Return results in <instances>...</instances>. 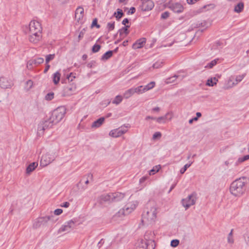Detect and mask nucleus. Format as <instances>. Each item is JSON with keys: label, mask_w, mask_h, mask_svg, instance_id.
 Returning a JSON list of instances; mask_svg holds the SVG:
<instances>
[{"label": "nucleus", "mask_w": 249, "mask_h": 249, "mask_svg": "<svg viewBox=\"0 0 249 249\" xmlns=\"http://www.w3.org/2000/svg\"><path fill=\"white\" fill-rule=\"evenodd\" d=\"M157 208L155 205L147 208L142 215V222L148 224L154 222L157 217Z\"/></svg>", "instance_id": "nucleus-2"}, {"label": "nucleus", "mask_w": 249, "mask_h": 249, "mask_svg": "<svg viewBox=\"0 0 249 249\" xmlns=\"http://www.w3.org/2000/svg\"><path fill=\"white\" fill-rule=\"evenodd\" d=\"M104 121H105V118L101 117V118H99L98 119H97V120H96L95 121H94L92 123V124L91 125V127L92 128L99 127L103 124Z\"/></svg>", "instance_id": "nucleus-24"}, {"label": "nucleus", "mask_w": 249, "mask_h": 249, "mask_svg": "<svg viewBox=\"0 0 249 249\" xmlns=\"http://www.w3.org/2000/svg\"><path fill=\"white\" fill-rule=\"evenodd\" d=\"M107 27L108 28V31L114 30L115 27V22L112 23L108 22L107 24Z\"/></svg>", "instance_id": "nucleus-43"}, {"label": "nucleus", "mask_w": 249, "mask_h": 249, "mask_svg": "<svg viewBox=\"0 0 249 249\" xmlns=\"http://www.w3.org/2000/svg\"><path fill=\"white\" fill-rule=\"evenodd\" d=\"M155 86V82H151L149 84H148L147 85L145 86H143L144 90L145 92L153 89Z\"/></svg>", "instance_id": "nucleus-30"}, {"label": "nucleus", "mask_w": 249, "mask_h": 249, "mask_svg": "<svg viewBox=\"0 0 249 249\" xmlns=\"http://www.w3.org/2000/svg\"><path fill=\"white\" fill-rule=\"evenodd\" d=\"M112 195L111 193L108 194L102 195L100 196V200L101 202H112Z\"/></svg>", "instance_id": "nucleus-20"}, {"label": "nucleus", "mask_w": 249, "mask_h": 249, "mask_svg": "<svg viewBox=\"0 0 249 249\" xmlns=\"http://www.w3.org/2000/svg\"><path fill=\"white\" fill-rule=\"evenodd\" d=\"M41 223V221H40V219H39V220L38 221L36 222V223H35L34 224V227H35L36 228H37L38 227L40 226Z\"/></svg>", "instance_id": "nucleus-56"}, {"label": "nucleus", "mask_w": 249, "mask_h": 249, "mask_svg": "<svg viewBox=\"0 0 249 249\" xmlns=\"http://www.w3.org/2000/svg\"><path fill=\"white\" fill-rule=\"evenodd\" d=\"M134 94V89L133 88H131L126 91L124 93V97L125 99H128L132 95Z\"/></svg>", "instance_id": "nucleus-27"}, {"label": "nucleus", "mask_w": 249, "mask_h": 249, "mask_svg": "<svg viewBox=\"0 0 249 249\" xmlns=\"http://www.w3.org/2000/svg\"><path fill=\"white\" fill-rule=\"evenodd\" d=\"M177 183H174L172 185V186H171L170 187V189L168 192V193H170L171 192V191L175 187Z\"/></svg>", "instance_id": "nucleus-63"}, {"label": "nucleus", "mask_w": 249, "mask_h": 249, "mask_svg": "<svg viewBox=\"0 0 249 249\" xmlns=\"http://www.w3.org/2000/svg\"><path fill=\"white\" fill-rule=\"evenodd\" d=\"M148 178L147 177L144 176L140 178L139 180V182L140 184L143 183Z\"/></svg>", "instance_id": "nucleus-57"}, {"label": "nucleus", "mask_w": 249, "mask_h": 249, "mask_svg": "<svg viewBox=\"0 0 249 249\" xmlns=\"http://www.w3.org/2000/svg\"><path fill=\"white\" fill-rule=\"evenodd\" d=\"M245 75V74L237 75L235 78V81L236 82V83H234L233 82V85H236L238 82H241L243 80V79L244 78Z\"/></svg>", "instance_id": "nucleus-38"}, {"label": "nucleus", "mask_w": 249, "mask_h": 249, "mask_svg": "<svg viewBox=\"0 0 249 249\" xmlns=\"http://www.w3.org/2000/svg\"><path fill=\"white\" fill-rule=\"evenodd\" d=\"M37 162H34L31 163L26 168V173L28 175L30 174L37 167Z\"/></svg>", "instance_id": "nucleus-22"}, {"label": "nucleus", "mask_w": 249, "mask_h": 249, "mask_svg": "<svg viewBox=\"0 0 249 249\" xmlns=\"http://www.w3.org/2000/svg\"><path fill=\"white\" fill-rule=\"evenodd\" d=\"M75 222L76 221L73 219H71L66 222L65 224L62 225L58 230V233H60L64 231L69 232L74 228Z\"/></svg>", "instance_id": "nucleus-7"}, {"label": "nucleus", "mask_w": 249, "mask_h": 249, "mask_svg": "<svg viewBox=\"0 0 249 249\" xmlns=\"http://www.w3.org/2000/svg\"><path fill=\"white\" fill-rule=\"evenodd\" d=\"M54 97V93L53 92H50L46 94L45 96V99L47 101H51L52 100Z\"/></svg>", "instance_id": "nucleus-40"}, {"label": "nucleus", "mask_w": 249, "mask_h": 249, "mask_svg": "<svg viewBox=\"0 0 249 249\" xmlns=\"http://www.w3.org/2000/svg\"><path fill=\"white\" fill-rule=\"evenodd\" d=\"M160 168V165L159 166H156L152 169L150 170L149 171V175H153L156 173L158 172Z\"/></svg>", "instance_id": "nucleus-36"}, {"label": "nucleus", "mask_w": 249, "mask_h": 249, "mask_svg": "<svg viewBox=\"0 0 249 249\" xmlns=\"http://www.w3.org/2000/svg\"><path fill=\"white\" fill-rule=\"evenodd\" d=\"M218 79L216 77L211 78L208 79L206 85L208 86L212 87L215 85Z\"/></svg>", "instance_id": "nucleus-26"}, {"label": "nucleus", "mask_w": 249, "mask_h": 249, "mask_svg": "<svg viewBox=\"0 0 249 249\" xmlns=\"http://www.w3.org/2000/svg\"><path fill=\"white\" fill-rule=\"evenodd\" d=\"M207 24V23L206 21H204L202 22H200V23H197L196 24V27L197 28H199V27H204V30L206 29L208 27L206 26Z\"/></svg>", "instance_id": "nucleus-41"}, {"label": "nucleus", "mask_w": 249, "mask_h": 249, "mask_svg": "<svg viewBox=\"0 0 249 249\" xmlns=\"http://www.w3.org/2000/svg\"><path fill=\"white\" fill-rule=\"evenodd\" d=\"M129 23V19H128V18H124V19L123 20V21H122V24H123V25H126V24L127 23Z\"/></svg>", "instance_id": "nucleus-60"}, {"label": "nucleus", "mask_w": 249, "mask_h": 249, "mask_svg": "<svg viewBox=\"0 0 249 249\" xmlns=\"http://www.w3.org/2000/svg\"><path fill=\"white\" fill-rule=\"evenodd\" d=\"M228 242L229 243L232 244L234 242L233 238L232 236H228Z\"/></svg>", "instance_id": "nucleus-58"}, {"label": "nucleus", "mask_w": 249, "mask_h": 249, "mask_svg": "<svg viewBox=\"0 0 249 249\" xmlns=\"http://www.w3.org/2000/svg\"><path fill=\"white\" fill-rule=\"evenodd\" d=\"M85 32V29H83L79 33V35L78 36V38L79 40H80L81 38H82L84 36Z\"/></svg>", "instance_id": "nucleus-54"}, {"label": "nucleus", "mask_w": 249, "mask_h": 249, "mask_svg": "<svg viewBox=\"0 0 249 249\" xmlns=\"http://www.w3.org/2000/svg\"><path fill=\"white\" fill-rule=\"evenodd\" d=\"M42 36V31L29 33V40L30 42L36 44L41 40Z\"/></svg>", "instance_id": "nucleus-10"}, {"label": "nucleus", "mask_w": 249, "mask_h": 249, "mask_svg": "<svg viewBox=\"0 0 249 249\" xmlns=\"http://www.w3.org/2000/svg\"><path fill=\"white\" fill-rule=\"evenodd\" d=\"M84 9L82 7H78L75 10V18L78 22L82 19L84 16Z\"/></svg>", "instance_id": "nucleus-18"}, {"label": "nucleus", "mask_w": 249, "mask_h": 249, "mask_svg": "<svg viewBox=\"0 0 249 249\" xmlns=\"http://www.w3.org/2000/svg\"><path fill=\"white\" fill-rule=\"evenodd\" d=\"M13 85L14 83L11 79H8L4 76L0 77V87L1 88L4 89L11 88Z\"/></svg>", "instance_id": "nucleus-11"}, {"label": "nucleus", "mask_w": 249, "mask_h": 249, "mask_svg": "<svg viewBox=\"0 0 249 249\" xmlns=\"http://www.w3.org/2000/svg\"><path fill=\"white\" fill-rule=\"evenodd\" d=\"M161 136V134L160 132H155L153 135V139H156L157 138H160Z\"/></svg>", "instance_id": "nucleus-50"}, {"label": "nucleus", "mask_w": 249, "mask_h": 249, "mask_svg": "<svg viewBox=\"0 0 249 249\" xmlns=\"http://www.w3.org/2000/svg\"><path fill=\"white\" fill-rule=\"evenodd\" d=\"M113 55V51H108L105 53L101 57V60H107L110 58Z\"/></svg>", "instance_id": "nucleus-28"}, {"label": "nucleus", "mask_w": 249, "mask_h": 249, "mask_svg": "<svg viewBox=\"0 0 249 249\" xmlns=\"http://www.w3.org/2000/svg\"><path fill=\"white\" fill-rule=\"evenodd\" d=\"M178 77V75H175L172 77H169L166 80V83L167 84L174 82L176 78Z\"/></svg>", "instance_id": "nucleus-39"}, {"label": "nucleus", "mask_w": 249, "mask_h": 249, "mask_svg": "<svg viewBox=\"0 0 249 249\" xmlns=\"http://www.w3.org/2000/svg\"><path fill=\"white\" fill-rule=\"evenodd\" d=\"M44 62V59L41 57L32 59L29 60L27 63V67L28 69H32L33 66H36Z\"/></svg>", "instance_id": "nucleus-12"}, {"label": "nucleus", "mask_w": 249, "mask_h": 249, "mask_svg": "<svg viewBox=\"0 0 249 249\" xmlns=\"http://www.w3.org/2000/svg\"><path fill=\"white\" fill-rule=\"evenodd\" d=\"M101 48V46L99 44H95L92 48V52L93 53H97L98 52Z\"/></svg>", "instance_id": "nucleus-42"}, {"label": "nucleus", "mask_w": 249, "mask_h": 249, "mask_svg": "<svg viewBox=\"0 0 249 249\" xmlns=\"http://www.w3.org/2000/svg\"><path fill=\"white\" fill-rule=\"evenodd\" d=\"M132 88L134 89V93L140 94L145 92L142 86H140L138 87Z\"/></svg>", "instance_id": "nucleus-29"}, {"label": "nucleus", "mask_w": 249, "mask_h": 249, "mask_svg": "<svg viewBox=\"0 0 249 249\" xmlns=\"http://www.w3.org/2000/svg\"><path fill=\"white\" fill-rule=\"evenodd\" d=\"M67 78L69 81L71 82L73 79L75 78V77L72 75V73H71L69 75L67 76Z\"/></svg>", "instance_id": "nucleus-53"}, {"label": "nucleus", "mask_w": 249, "mask_h": 249, "mask_svg": "<svg viewBox=\"0 0 249 249\" xmlns=\"http://www.w3.org/2000/svg\"><path fill=\"white\" fill-rule=\"evenodd\" d=\"M53 124H54L53 123L52 121H51L50 118L45 121L41 122L38 125V134L39 136L43 135L44 131L46 129L51 128Z\"/></svg>", "instance_id": "nucleus-5"}, {"label": "nucleus", "mask_w": 249, "mask_h": 249, "mask_svg": "<svg viewBox=\"0 0 249 249\" xmlns=\"http://www.w3.org/2000/svg\"><path fill=\"white\" fill-rule=\"evenodd\" d=\"M132 208L125 206L124 208L120 209L119 211L115 214L114 218H116L117 217H121L123 216L127 215L130 213L132 211Z\"/></svg>", "instance_id": "nucleus-14"}, {"label": "nucleus", "mask_w": 249, "mask_h": 249, "mask_svg": "<svg viewBox=\"0 0 249 249\" xmlns=\"http://www.w3.org/2000/svg\"><path fill=\"white\" fill-rule=\"evenodd\" d=\"M111 195L112 202L121 201L124 197V194L120 192L113 193H111Z\"/></svg>", "instance_id": "nucleus-16"}, {"label": "nucleus", "mask_w": 249, "mask_h": 249, "mask_svg": "<svg viewBox=\"0 0 249 249\" xmlns=\"http://www.w3.org/2000/svg\"><path fill=\"white\" fill-rule=\"evenodd\" d=\"M170 15L169 12L167 11H165L162 13L161 15V19H167Z\"/></svg>", "instance_id": "nucleus-46"}, {"label": "nucleus", "mask_w": 249, "mask_h": 249, "mask_svg": "<svg viewBox=\"0 0 249 249\" xmlns=\"http://www.w3.org/2000/svg\"><path fill=\"white\" fill-rule=\"evenodd\" d=\"M249 159V155H247L243 157L239 158L235 163V165H238L239 163H242Z\"/></svg>", "instance_id": "nucleus-31"}, {"label": "nucleus", "mask_w": 249, "mask_h": 249, "mask_svg": "<svg viewBox=\"0 0 249 249\" xmlns=\"http://www.w3.org/2000/svg\"><path fill=\"white\" fill-rule=\"evenodd\" d=\"M246 184L247 178L245 177L235 180L231 184L230 188L231 193L235 196H241L246 190Z\"/></svg>", "instance_id": "nucleus-1"}, {"label": "nucleus", "mask_w": 249, "mask_h": 249, "mask_svg": "<svg viewBox=\"0 0 249 249\" xmlns=\"http://www.w3.org/2000/svg\"><path fill=\"white\" fill-rule=\"evenodd\" d=\"M162 62L161 61H157L156 63H155L153 66L152 67L154 69H158L161 67Z\"/></svg>", "instance_id": "nucleus-47"}, {"label": "nucleus", "mask_w": 249, "mask_h": 249, "mask_svg": "<svg viewBox=\"0 0 249 249\" xmlns=\"http://www.w3.org/2000/svg\"><path fill=\"white\" fill-rule=\"evenodd\" d=\"M244 3L242 1L238 2L237 4L235 5L234 8V11L237 13H241L244 9Z\"/></svg>", "instance_id": "nucleus-23"}, {"label": "nucleus", "mask_w": 249, "mask_h": 249, "mask_svg": "<svg viewBox=\"0 0 249 249\" xmlns=\"http://www.w3.org/2000/svg\"><path fill=\"white\" fill-rule=\"evenodd\" d=\"M219 59H215L212 60L211 62L209 63L206 66V68H212L214 66H215L218 61Z\"/></svg>", "instance_id": "nucleus-32"}, {"label": "nucleus", "mask_w": 249, "mask_h": 249, "mask_svg": "<svg viewBox=\"0 0 249 249\" xmlns=\"http://www.w3.org/2000/svg\"><path fill=\"white\" fill-rule=\"evenodd\" d=\"M166 116L160 117L158 118H156L155 120H156V121L159 123H161L162 122L164 123L166 120Z\"/></svg>", "instance_id": "nucleus-48"}, {"label": "nucleus", "mask_w": 249, "mask_h": 249, "mask_svg": "<svg viewBox=\"0 0 249 249\" xmlns=\"http://www.w3.org/2000/svg\"><path fill=\"white\" fill-rule=\"evenodd\" d=\"M130 27L129 25H125V27H124L119 30L118 33L119 34L120 37H124V36H126L129 34V31L128 29Z\"/></svg>", "instance_id": "nucleus-21"}, {"label": "nucleus", "mask_w": 249, "mask_h": 249, "mask_svg": "<svg viewBox=\"0 0 249 249\" xmlns=\"http://www.w3.org/2000/svg\"><path fill=\"white\" fill-rule=\"evenodd\" d=\"M54 54H50L46 55V63H48L50 61L53 60L54 58Z\"/></svg>", "instance_id": "nucleus-37"}, {"label": "nucleus", "mask_w": 249, "mask_h": 249, "mask_svg": "<svg viewBox=\"0 0 249 249\" xmlns=\"http://www.w3.org/2000/svg\"><path fill=\"white\" fill-rule=\"evenodd\" d=\"M61 74L59 71H56L53 74V81L54 85L58 84L60 79Z\"/></svg>", "instance_id": "nucleus-25"}, {"label": "nucleus", "mask_w": 249, "mask_h": 249, "mask_svg": "<svg viewBox=\"0 0 249 249\" xmlns=\"http://www.w3.org/2000/svg\"><path fill=\"white\" fill-rule=\"evenodd\" d=\"M179 241L178 239L172 240L171 242V246L173 247H176L179 244Z\"/></svg>", "instance_id": "nucleus-44"}, {"label": "nucleus", "mask_w": 249, "mask_h": 249, "mask_svg": "<svg viewBox=\"0 0 249 249\" xmlns=\"http://www.w3.org/2000/svg\"><path fill=\"white\" fill-rule=\"evenodd\" d=\"M70 204L68 202H65L61 204L60 206L65 208H68L70 206Z\"/></svg>", "instance_id": "nucleus-55"}, {"label": "nucleus", "mask_w": 249, "mask_h": 249, "mask_svg": "<svg viewBox=\"0 0 249 249\" xmlns=\"http://www.w3.org/2000/svg\"><path fill=\"white\" fill-rule=\"evenodd\" d=\"M142 10L144 11H149L154 6V2L150 0H142Z\"/></svg>", "instance_id": "nucleus-13"}, {"label": "nucleus", "mask_w": 249, "mask_h": 249, "mask_svg": "<svg viewBox=\"0 0 249 249\" xmlns=\"http://www.w3.org/2000/svg\"><path fill=\"white\" fill-rule=\"evenodd\" d=\"M94 26L96 27L97 28H99L100 26L97 23V19L94 18L92 22L91 27H93Z\"/></svg>", "instance_id": "nucleus-49"}, {"label": "nucleus", "mask_w": 249, "mask_h": 249, "mask_svg": "<svg viewBox=\"0 0 249 249\" xmlns=\"http://www.w3.org/2000/svg\"><path fill=\"white\" fill-rule=\"evenodd\" d=\"M52 217H53V215L46 216L44 217H41L39 219L41 223H46L48 221L50 220Z\"/></svg>", "instance_id": "nucleus-35"}, {"label": "nucleus", "mask_w": 249, "mask_h": 249, "mask_svg": "<svg viewBox=\"0 0 249 249\" xmlns=\"http://www.w3.org/2000/svg\"><path fill=\"white\" fill-rule=\"evenodd\" d=\"M63 212V210L61 209H57L54 210V214L56 215H58L61 214Z\"/></svg>", "instance_id": "nucleus-52"}, {"label": "nucleus", "mask_w": 249, "mask_h": 249, "mask_svg": "<svg viewBox=\"0 0 249 249\" xmlns=\"http://www.w3.org/2000/svg\"><path fill=\"white\" fill-rule=\"evenodd\" d=\"M95 64L96 62L95 61H92L87 64V67L89 68H91L95 66Z\"/></svg>", "instance_id": "nucleus-51"}, {"label": "nucleus", "mask_w": 249, "mask_h": 249, "mask_svg": "<svg viewBox=\"0 0 249 249\" xmlns=\"http://www.w3.org/2000/svg\"><path fill=\"white\" fill-rule=\"evenodd\" d=\"M145 43V39L142 38L138 39L135 43L133 44L132 48L134 49H137L141 48L143 47V45Z\"/></svg>", "instance_id": "nucleus-19"}, {"label": "nucleus", "mask_w": 249, "mask_h": 249, "mask_svg": "<svg viewBox=\"0 0 249 249\" xmlns=\"http://www.w3.org/2000/svg\"><path fill=\"white\" fill-rule=\"evenodd\" d=\"M197 117H194V118L190 119L189 121V124H192L194 121H197Z\"/></svg>", "instance_id": "nucleus-62"}, {"label": "nucleus", "mask_w": 249, "mask_h": 249, "mask_svg": "<svg viewBox=\"0 0 249 249\" xmlns=\"http://www.w3.org/2000/svg\"><path fill=\"white\" fill-rule=\"evenodd\" d=\"M29 33H35L42 31L40 23L36 20H32L29 25Z\"/></svg>", "instance_id": "nucleus-9"}, {"label": "nucleus", "mask_w": 249, "mask_h": 249, "mask_svg": "<svg viewBox=\"0 0 249 249\" xmlns=\"http://www.w3.org/2000/svg\"><path fill=\"white\" fill-rule=\"evenodd\" d=\"M66 113V109L64 107H59L54 110L51 116L49 118L51 121L54 124L59 123L64 117Z\"/></svg>", "instance_id": "nucleus-4"}, {"label": "nucleus", "mask_w": 249, "mask_h": 249, "mask_svg": "<svg viewBox=\"0 0 249 249\" xmlns=\"http://www.w3.org/2000/svg\"><path fill=\"white\" fill-rule=\"evenodd\" d=\"M148 119L155 120L156 118L155 117H151V116H147L145 118V120H147Z\"/></svg>", "instance_id": "nucleus-64"}, {"label": "nucleus", "mask_w": 249, "mask_h": 249, "mask_svg": "<svg viewBox=\"0 0 249 249\" xmlns=\"http://www.w3.org/2000/svg\"><path fill=\"white\" fill-rule=\"evenodd\" d=\"M122 100L123 97L122 96L117 95L116 96L114 100L112 101V103L116 105H118L122 102Z\"/></svg>", "instance_id": "nucleus-33"}, {"label": "nucleus", "mask_w": 249, "mask_h": 249, "mask_svg": "<svg viewBox=\"0 0 249 249\" xmlns=\"http://www.w3.org/2000/svg\"><path fill=\"white\" fill-rule=\"evenodd\" d=\"M196 196V194L193 193L189 195L186 198L182 200V205L185 208L186 210L188 209L191 206L195 204Z\"/></svg>", "instance_id": "nucleus-6"}, {"label": "nucleus", "mask_w": 249, "mask_h": 249, "mask_svg": "<svg viewBox=\"0 0 249 249\" xmlns=\"http://www.w3.org/2000/svg\"><path fill=\"white\" fill-rule=\"evenodd\" d=\"M76 91V85L73 83H70L64 88L63 90V95L64 96H70L75 93Z\"/></svg>", "instance_id": "nucleus-8"}, {"label": "nucleus", "mask_w": 249, "mask_h": 249, "mask_svg": "<svg viewBox=\"0 0 249 249\" xmlns=\"http://www.w3.org/2000/svg\"><path fill=\"white\" fill-rule=\"evenodd\" d=\"M50 68V65H49L48 63L46 64L45 69V70L44 71V73H46L48 71V70H49Z\"/></svg>", "instance_id": "nucleus-59"}, {"label": "nucleus", "mask_w": 249, "mask_h": 249, "mask_svg": "<svg viewBox=\"0 0 249 249\" xmlns=\"http://www.w3.org/2000/svg\"><path fill=\"white\" fill-rule=\"evenodd\" d=\"M126 131H127V129H126L119 128L118 129H116L111 130L109 132V136H110L112 137L117 138V137H120L121 135H122L123 134H124L126 132Z\"/></svg>", "instance_id": "nucleus-15"}, {"label": "nucleus", "mask_w": 249, "mask_h": 249, "mask_svg": "<svg viewBox=\"0 0 249 249\" xmlns=\"http://www.w3.org/2000/svg\"><path fill=\"white\" fill-rule=\"evenodd\" d=\"M135 11H136L135 8L134 7H132L130 8L128 12L130 13L131 14H133L135 12Z\"/></svg>", "instance_id": "nucleus-61"}, {"label": "nucleus", "mask_w": 249, "mask_h": 249, "mask_svg": "<svg viewBox=\"0 0 249 249\" xmlns=\"http://www.w3.org/2000/svg\"><path fill=\"white\" fill-rule=\"evenodd\" d=\"M124 16V13L123 11L120 9H117V15L116 16V18L117 19L121 18Z\"/></svg>", "instance_id": "nucleus-45"}, {"label": "nucleus", "mask_w": 249, "mask_h": 249, "mask_svg": "<svg viewBox=\"0 0 249 249\" xmlns=\"http://www.w3.org/2000/svg\"><path fill=\"white\" fill-rule=\"evenodd\" d=\"M194 161L190 162L189 163L186 164L183 168H182L180 170V173L181 174H183L184 173V172L186 171L187 169L189 168L191 164L193 163Z\"/></svg>", "instance_id": "nucleus-34"}, {"label": "nucleus", "mask_w": 249, "mask_h": 249, "mask_svg": "<svg viewBox=\"0 0 249 249\" xmlns=\"http://www.w3.org/2000/svg\"><path fill=\"white\" fill-rule=\"evenodd\" d=\"M58 156L57 152L55 151H49L43 155L40 161V165L45 167L52 163Z\"/></svg>", "instance_id": "nucleus-3"}, {"label": "nucleus", "mask_w": 249, "mask_h": 249, "mask_svg": "<svg viewBox=\"0 0 249 249\" xmlns=\"http://www.w3.org/2000/svg\"><path fill=\"white\" fill-rule=\"evenodd\" d=\"M170 8L172 11H173L174 12L177 13H181L183 10V6L178 3L172 4L170 6Z\"/></svg>", "instance_id": "nucleus-17"}]
</instances>
